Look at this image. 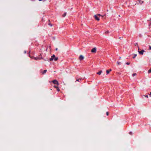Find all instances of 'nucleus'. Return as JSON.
<instances>
[{
    "label": "nucleus",
    "mask_w": 151,
    "mask_h": 151,
    "mask_svg": "<svg viewBox=\"0 0 151 151\" xmlns=\"http://www.w3.org/2000/svg\"><path fill=\"white\" fill-rule=\"evenodd\" d=\"M94 17L95 19L97 21H99V18L98 17L97 15H94Z\"/></svg>",
    "instance_id": "7ed1b4c3"
},
{
    "label": "nucleus",
    "mask_w": 151,
    "mask_h": 151,
    "mask_svg": "<svg viewBox=\"0 0 151 151\" xmlns=\"http://www.w3.org/2000/svg\"><path fill=\"white\" fill-rule=\"evenodd\" d=\"M117 64L118 65H120L121 64V62H118V61H117Z\"/></svg>",
    "instance_id": "dca6fc26"
},
{
    "label": "nucleus",
    "mask_w": 151,
    "mask_h": 151,
    "mask_svg": "<svg viewBox=\"0 0 151 151\" xmlns=\"http://www.w3.org/2000/svg\"><path fill=\"white\" fill-rule=\"evenodd\" d=\"M149 25H150V26L151 25V22H150V24H149Z\"/></svg>",
    "instance_id": "7c9ffc66"
},
{
    "label": "nucleus",
    "mask_w": 151,
    "mask_h": 151,
    "mask_svg": "<svg viewBox=\"0 0 151 151\" xmlns=\"http://www.w3.org/2000/svg\"><path fill=\"white\" fill-rule=\"evenodd\" d=\"M119 39H121V37H119Z\"/></svg>",
    "instance_id": "e433bc0d"
},
{
    "label": "nucleus",
    "mask_w": 151,
    "mask_h": 151,
    "mask_svg": "<svg viewBox=\"0 0 151 151\" xmlns=\"http://www.w3.org/2000/svg\"><path fill=\"white\" fill-rule=\"evenodd\" d=\"M91 52L93 53H96V47L93 48L91 50Z\"/></svg>",
    "instance_id": "39448f33"
},
{
    "label": "nucleus",
    "mask_w": 151,
    "mask_h": 151,
    "mask_svg": "<svg viewBox=\"0 0 151 151\" xmlns=\"http://www.w3.org/2000/svg\"><path fill=\"white\" fill-rule=\"evenodd\" d=\"M137 56V54H135L134 56H133V58H134L136 57Z\"/></svg>",
    "instance_id": "6ab92c4d"
},
{
    "label": "nucleus",
    "mask_w": 151,
    "mask_h": 151,
    "mask_svg": "<svg viewBox=\"0 0 151 151\" xmlns=\"http://www.w3.org/2000/svg\"><path fill=\"white\" fill-rule=\"evenodd\" d=\"M109 32V31H106L105 32V34H107V33H108Z\"/></svg>",
    "instance_id": "4be33fe9"
},
{
    "label": "nucleus",
    "mask_w": 151,
    "mask_h": 151,
    "mask_svg": "<svg viewBox=\"0 0 151 151\" xmlns=\"http://www.w3.org/2000/svg\"><path fill=\"white\" fill-rule=\"evenodd\" d=\"M139 48H138V52L140 54L143 55V52L144 51H145L144 50H142L141 51H139Z\"/></svg>",
    "instance_id": "f03ea898"
},
{
    "label": "nucleus",
    "mask_w": 151,
    "mask_h": 151,
    "mask_svg": "<svg viewBox=\"0 0 151 151\" xmlns=\"http://www.w3.org/2000/svg\"><path fill=\"white\" fill-rule=\"evenodd\" d=\"M126 63L127 64V65H129L130 64V63H128V62H127V63Z\"/></svg>",
    "instance_id": "412c9836"
},
{
    "label": "nucleus",
    "mask_w": 151,
    "mask_h": 151,
    "mask_svg": "<svg viewBox=\"0 0 151 151\" xmlns=\"http://www.w3.org/2000/svg\"><path fill=\"white\" fill-rule=\"evenodd\" d=\"M150 20V21H151V19H150V20Z\"/></svg>",
    "instance_id": "c9c22d12"
},
{
    "label": "nucleus",
    "mask_w": 151,
    "mask_h": 151,
    "mask_svg": "<svg viewBox=\"0 0 151 151\" xmlns=\"http://www.w3.org/2000/svg\"><path fill=\"white\" fill-rule=\"evenodd\" d=\"M97 15L98 16H101V15L99 14H98Z\"/></svg>",
    "instance_id": "bb28decb"
},
{
    "label": "nucleus",
    "mask_w": 151,
    "mask_h": 151,
    "mask_svg": "<svg viewBox=\"0 0 151 151\" xmlns=\"http://www.w3.org/2000/svg\"><path fill=\"white\" fill-rule=\"evenodd\" d=\"M137 45V43H136V44L135 45Z\"/></svg>",
    "instance_id": "473e14b6"
},
{
    "label": "nucleus",
    "mask_w": 151,
    "mask_h": 151,
    "mask_svg": "<svg viewBox=\"0 0 151 151\" xmlns=\"http://www.w3.org/2000/svg\"><path fill=\"white\" fill-rule=\"evenodd\" d=\"M56 89L58 91H60V89L58 87H57V88H56Z\"/></svg>",
    "instance_id": "a211bd4d"
},
{
    "label": "nucleus",
    "mask_w": 151,
    "mask_h": 151,
    "mask_svg": "<svg viewBox=\"0 0 151 151\" xmlns=\"http://www.w3.org/2000/svg\"><path fill=\"white\" fill-rule=\"evenodd\" d=\"M129 134H132V132H129Z\"/></svg>",
    "instance_id": "a878e982"
},
{
    "label": "nucleus",
    "mask_w": 151,
    "mask_h": 151,
    "mask_svg": "<svg viewBox=\"0 0 151 151\" xmlns=\"http://www.w3.org/2000/svg\"><path fill=\"white\" fill-rule=\"evenodd\" d=\"M149 94L150 95V97H151V92H150V94Z\"/></svg>",
    "instance_id": "cd10ccee"
},
{
    "label": "nucleus",
    "mask_w": 151,
    "mask_h": 151,
    "mask_svg": "<svg viewBox=\"0 0 151 151\" xmlns=\"http://www.w3.org/2000/svg\"><path fill=\"white\" fill-rule=\"evenodd\" d=\"M53 83L57 85L58 86L59 85V83L58 81L56 80H54L52 81Z\"/></svg>",
    "instance_id": "f257e3e1"
},
{
    "label": "nucleus",
    "mask_w": 151,
    "mask_h": 151,
    "mask_svg": "<svg viewBox=\"0 0 151 151\" xmlns=\"http://www.w3.org/2000/svg\"><path fill=\"white\" fill-rule=\"evenodd\" d=\"M48 24H49V25L51 27H52V24H50V23H49Z\"/></svg>",
    "instance_id": "aec40b11"
},
{
    "label": "nucleus",
    "mask_w": 151,
    "mask_h": 151,
    "mask_svg": "<svg viewBox=\"0 0 151 151\" xmlns=\"http://www.w3.org/2000/svg\"><path fill=\"white\" fill-rule=\"evenodd\" d=\"M138 1H139V3L141 4H142L144 3V1H142L141 0H139Z\"/></svg>",
    "instance_id": "1a4fd4ad"
},
{
    "label": "nucleus",
    "mask_w": 151,
    "mask_h": 151,
    "mask_svg": "<svg viewBox=\"0 0 151 151\" xmlns=\"http://www.w3.org/2000/svg\"><path fill=\"white\" fill-rule=\"evenodd\" d=\"M106 114L107 116H108L109 115V112H106Z\"/></svg>",
    "instance_id": "5701e85b"
},
{
    "label": "nucleus",
    "mask_w": 151,
    "mask_h": 151,
    "mask_svg": "<svg viewBox=\"0 0 151 151\" xmlns=\"http://www.w3.org/2000/svg\"><path fill=\"white\" fill-rule=\"evenodd\" d=\"M121 57H120L119 58V59H121Z\"/></svg>",
    "instance_id": "f704fd0d"
},
{
    "label": "nucleus",
    "mask_w": 151,
    "mask_h": 151,
    "mask_svg": "<svg viewBox=\"0 0 151 151\" xmlns=\"http://www.w3.org/2000/svg\"><path fill=\"white\" fill-rule=\"evenodd\" d=\"M58 50V48H56V49H55V50L56 51H57Z\"/></svg>",
    "instance_id": "c85d7f7f"
},
{
    "label": "nucleus",
    "mask_w": 151,
    "mask_h": 151,
    "mask_svg": "<svg viewBox=\"0 0 151 151\" xmlns=\"http://www.w3.org/2000/svg\"><path fill=\"white\" fill-rule=\"evenodd\" d=\"M54 87L55 88H57V87H57V86H54Z\"/></svg>",
    "instance_id": "c756f323"
},
{
    "label": "nucleus",
    "mask_w": 151,
    "mask_h": 151,
    "mask_svg": "<svg viewBox=\"0 0 151 151\" xmlns=\"http://www.w3.org/2000/svg\"><path fill=\"white\" fill-rule=\"evenodd\" d=\"M55 57V55H53L50 58V61H52L54 59V58Z\"/></svg>",
    "instance_id": "20e7f679"
},
{
    "label": "nucleus",
    "mask_w": 151,
    "mask_h": 151,
    "mask_svg": "<svg viewBox=\"0 0 151 151\" xmlns=\"http://www.w3.org/2000/svg\"><path fill=\"white\" fill-rule=\"evenodd\" d=\"M149 49L150 50H151V46H149Z\"/></svg>",
    "instance_id": "b1692460"
},
{
    "label": "nucleus",
    "mask_w": 151,
    "mask_h": 151,
    "mask_svg": "<svg viewBox=\"0 0 151 151\" xmlns=\"http://www.w3.org/2000/svg\"><path fill=\"white\" fill-rule=\"evenodd\" d=\"M42 0H39V1H42Z\"/></svg>",
    "instance_id": "72a5a7b5"
},
{
    "label": "nucleus",
    "mask_w": 151,
    "mask_h": 151,
    "mask_svg": "<svg viewBox=\"0 0 151 151\" xmlns=\"http://www.w3.org/2000/svg\"><path fill=\"white\" fill-rule=\"evenodd\" d=\"M84 58V57H83L82 55H81L79 57V59L81 60H83Z\"/></svg>",
    "instance_id": "423d86ee"
},
{
    "label": "nucleus",
    "mask_w": 151,
    "mask_h": 151,
    "mask_svg": "<svg viewBox=\"0 0 151 151\" xmlns=\"http://www.w3.org/2000/svg\"><path fill=\"white\" fill-rule=\"evenodd\" d=\"M102 73V70H100L99 71V72H97V74L98 75H100L101 73Z\"/></svg>",
    "instance_id": "6e6552de"
},
{
    "label": "nucleus",
    "mask_w": 151,
    "mask_h": 151,
    "mask_svg": "<svg viewBox=\"0 0 151 151\" xmlns=\"http://www.w3.org/2000/svg\"><path fill=\"white\" fill-rule=\"evenodd\" d=\"M111 71V69H110L109 70H106V73H107V74H108L109 73V72Z\"/></svg>",
    "instance_id": "0eeeda50"
},
{
    "label": "nucleus",
    "mask_w": 151,
    "mask_h": 151,
    "mask_svg": "<svg viewBox=\"0 0 151 151\" xmlns=\"http://www.w3.org/2000/svg\"><path fill=\"white\" fill-rule=\"evenodd\" d=\"M47 72V70H44L43 72H42V73L43 74H44L46 73Z\"/></svg>",
    "instance_id": "9b49d317"
},
{
    "label": "nucleus",
    "mask_w": 151,
    "mask_h": 151,
    "mask_svg": "<svg viewBox=\"0 0 151 151\" xmlns=\"http://www.w3.org/2000/svg\"><path fill=\"white\" fill-rule=\"evenodd\" d=\"M34 59L35 60H37L38 59H40V58H34Z\"/></svg>",
    "instance_id": "4468645a"
},
{
    "label": "nucleus",
    "mask_w": 151,
    "mask_h": 151,
    "mask_svg": "<svg viewBox=\"0 0 151 151\" xmlns=\"http://www.w3.org/2000/svg\"><path fill=\"white\" fill-rule=\"evenodd\" d=\"M144 96H145V97H147V98H148V96L147 95H145V96L144 95Z\"/></svg>",
    "instance_id": "393cba45"
},
{
    "label": "nucleus",
    "mask_w": 151,
    "mask_h": 151,
    "mask_svg": "<svg viewBox=\"0 0 151 151\" xmlns=\"http://www.w3.org/2000/svg\"><path fill=\"white\" fill-rule=\"evenodd\" d=\"M66 12L63 15V17H65L66 16Z\"/></svg>",
    "instance_id": "f8f14e48"
},
{
    "label": "nucleus",
    "mask_w": 151,
    "mask_h": 151,
    "mask_svg": "<svg viewBox=\"0 0 151 151\" xmlns=\"http://www.w3.org/2000/svg\"><path fill=\"white\" fill-rule=\"evenodd\" d=\"M82 81V79L81 78H79L78 79H77L76 80V81H78V82H80L81 81Z\"/></svg>",
    "instance_id": "9d476101"
},
{
    "label": "nucleus",
    "mask_w": 151,
    "mask_h": 151,
    "mask_svg": "<svg viewBox=\"0 0 151 151\" xmlns=\"http://www.w3.org/2000/svg\"><path fill=\"white\" fill-rule=\"evenodd\" d=\"M24 53H26V51H24Z\"/></svg>",
    "instance_id": "2f4dec72"
},
{
    "label": "nucleus",
    "mask_w": 151,
    "mask_h": 151,
    "mask_svg": "<svg viewBox=\"0 0 151 151\" xmlns=\"http://www.w3.org/2000/svg\"><path fill=\"white\" fill-rule=\"evenodd\" d=\"M151 73V68L150 70H149L148 71V73Z\"/></svg>",
    "instance_id": "ddd939ff"
},
{
    "label": "nucleus",
    "mask_w": 151,
    "mask_h": 151,
    "mask_svg": "<svg viewBox=\"0 0 151 151\" xmlns=\"http://www.w3.org/2000/svg\"><path fill=\"white\" fill-rule=\"evenodd\" d=\"M137 75V74L136 73H134L132 74V76H134Z\"/></svg>",
    "instance_id": "f3484780"
},
{
    "label": "nucleus",
    "mask_w": 151,
    "mask_h": 151,
    "mask_svg": "<svg viewBox=\"0 0 151 151\" xmlns=\"http://www.w3.org/2000/svg\"><path fill=\"white\" fill-rule=\"evenodd\" d=\"M58 57H55L54 58V60L55 61H56L58 60Z\"/></svg>",
    "instance_id": "2eb2a0df"
}]
</instances>
